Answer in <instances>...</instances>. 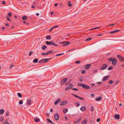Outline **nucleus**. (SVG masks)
Returning a JSON list of instances; mask_svg holds the SVG:
<instances>
[{"instance_id": "57", "label": "nucleus", "mask_w": 124, "mask_h": 124, "mask_svg": "<svg viewBox=\"0 0 124 124\" xmlns=\"http://www.w3.org/2000/svg\"><path fill=\"white\" fill-rule=\"evenodd\" d=\"M115 24H115V23L114 24H111L109 25V26H113Z\"/></svg>"}, {"instance_id": "18", "label": "nucleus", "mask_w": 124, "mask_h": 124, "mask_svg": "<svg viewBox=\"0 0 124 124\" xmlns=\"http://www.w3.org/2000/svg\"><path fill=\"white\" fill-rule=\"evenodd\" d=\"M120 31V30H116L113 31L111 32L110 33H114L116 32H118Z\"/></svg>"}, {"instance_id": "25", "label": "nucleus", "mask_w": 124, "mask_h": 124, "mask_svg": "<svg viewBox=\"0 0 124 124\" xmlns=\"http://www.w3.org/2000/svg\"><path fill=\"white\" fill-rule=\"evenodd\" d=\"M22 19L23 20H25L27 19V17L25 16H24L22 17Z\"/></svg>"}, {"instance_id": "32", "label": "nucleus", "mask_w": 124, "mask_h": 124, "mask_svg": "<svg viewBox=\"0 0 124 124\" xmlns=\"http://www.w3.org/2000/svg\"><path fill=\"white\" fill-rule=\"evenodd\" d=\"M23 103V101L22 100H21L19 102V104H20V105H21Z\"/></svg>"}, {"instance_id": "35", "label": "nucleus", "mask_w": 124, "mask_h": 124, "mask_svg": "<svg viewBox=\"0 0 124 124\" xmlns=\"http://www.w3.org/2000/svg\"><path fill=\"white\" fill-rule=\"evenodd\" d=\"M11 15H12V14H11V12H9L8 14V16H9V17L11 16Z\"/></svg>"}, {"instance_id": "40", "label": "nucleus", "mask_w": 124, "mask_h": 124, "mask_svg": "<svg viewBox=\"0 0 124 124\" xmlns=\"http://www.w3.org/2000/svg\"><path fill=\"white\" fill-rule=\"evenodd\" d=\"M113 81L112 80H111L110 81L108 82V83L109 84H111L113 83Z\"/></svg>"}, {"instance_id": "17", "label": "nucleus", "mask_w": 124, "mask_h": 124, "mask_svg": "<svg viewBox=\"0 0 124 124\" xmlns=\"http://www.w3.org/2000/svg\"><path fill=\"white\" fill-rule=\"evenodd\" d=\"M4 111L3 109H1L0 110V114H3L4 113Z\"/></svg>"}, {"instance_id": "23", "label": "nucleus", "mask_w": 124, "mask_h": 124, "mask_svg": "<svg viewBox=\"0 0 124 124\" xmlns=\"http://www.w3.org/2000/svg\"><path fill=\"white\" fill-rule=\"evenodd\" d=\"M47 121L48 122H49V123L51 124H53V122L50 120V119L49 118H48L47 119Z\"/></svg>"}, {"instance_id": "51", "label": "nucleus", "mask_w": 124, "mask_h": 124, "mask_svg": "<svg viewBox=\"0 0 124 124\" xmlns=\"http://www.w3.org/2000/svg\"><path fill=\"white\" fill-rule=\"evenodd\" d=\"M53 27L52 28H51L49 30V32H51L52 31L53 29Z\"/></svg>"}, {"instance_id": "4", "label": "nucleus", "mask_w": 124, "mask_h": 124, "mask_svg": "<svg viewBox=\"0 0 124 124\" xmlns=\"http://www.w3.org/2000/svg\"><path fill=\"white\" fill-rule=\"evenodd\" d=\"M108 67V65L106 64H104L101 67L100 69L101 70H103L106 69Z\"/></svg>"}, {"instance_id": "60", "label": "nucleus", "mask_w": 124, "mask_h": 124, "mask_svg": "<svg viewBox=\"0 0 124 124\" xmlns=\"http://www.w3.org/2000/svg\"><path fill=\"white\" fill-rule=\"evenodd\" d=\"M13 66V65H11L9 67V68L11 69Z\"/></svg>"}, {"instance_id": "20", "label": "nucleus", "mask_w": 124, "mask_h": 124, "mask_svg": "<svg viewBox=\"0 0 124 124\" xmlns=\"http://www.w3.org/2000/svg\"><path fill=\"white\" fill-rule=\"evenodd\" d=\"M114 58L113 57H111L110 58H109L108 59V60L109 61H112L114 59Z\"/></svg>"}, {"instance_id": "54", "label": "nucleus", "mask_w": 124, "mask_h": 124, "mask_svg": "<svg viewBox=\"0 0 124 124\" xmlns=\"http://www.w3.org/2000/svg\"><path fill=\"white\" fill-rule=\"evenodd\" d=\"M100 120L99 118H98L97 120V122H99L100 121Z\"/></svg>"}, {"instance_id": "38", "label": "nucleus", "mask_w": 124, "mask_h": 124, "mask_svg": "<svg viewBox=\"0 0 124 124\" xmlns=\"http://www.w3.org/2000/svg\"><path fill=\"white\" fill-rule=\"evenodd\" d=\"M72 95L73 96H74L75 97H76L77 98H79V96H77V95H75V94H72Z\"/></svg>"}, {"instance_id": "55", "label": "nucleus", "mask_w": 124, "mask_h": 124, "mask_svg": "<svg viewBox=\"0 0 124 124\" xmlns=\"http://www.w3.org/2000/svg\"><path fill=\"white\" fill-rule=\"evenodd\" d=\"M97 70H93V73H95V72H97Z\"/></svg>"}, {"instance_id": "31", "label": "nucleus", "mask_w": 124, "mask_h": 124, "mask_svg": "<svg viewBox=\"0 0 124 124\" xmlns=\"http://www.w3.org/2000/svg\"><path fill=\"white\" fill-rule=\"evenodd\" d=\"M17 95L19 97H22V95L20 93H18Z\"/></svg>"}, {"instance_id": "61", "label": "nucleus", "mask_w": 124, "mask_h": 124, "mask_svg": "<svg viewBox=\"0 0 124 124\" xmlns=\"http://www.w3.org/2000/svg\"><path fill=\"white\" fill-rule=\"evenodd\" d=\"M81 119V117H80L79 118L78 120L79 121H80Z\"/></svg>"}, {"instance_id": "48", "label": "nucleus", "mask_w": 124, "mask_h": 124, "mask_svg": "<svg viewBox=\"0 0 124 124\" xmlns=\"http://www.w3.org/2000/svg\"><path fill=\"white\" fill-rule=\"evenodd\" d=\"M46 43L48 45H50L49 42L48 41H46Z\"/></svg>"}, {"instance_id": "36", "label": "nucleus", "mask_w": 124, "mask_h": 124, "mask_svg": "<svg viewBox=\"0 0 124 124\" xmlns=\"http://www.w3.org/2000/svg\"><path fill=\"white\" fill-rule=\"evenodd\" d=\"M100 28V27H95V28H93L91 29L90 30H93V29H97L98 28Z\"/></svg>"}, {"instance_id": "29", "label": "nucleus", "mask_w": 124, "mask_h": 124, "mask_svg": "<svg viewBox=\"0 0 124 124\" xmlns=\"http://www.w3.org/2000/svg\"><path fill=\"white\" fill-rule=\"evenodd\" d=\"M4 119V117L2 116H1L0 117V121L1 122H2Z\"/></svg>"}, {"instance_id": "43", "label": "nucleus", "mask_w": 124, "mask_h": 124, "mask_svg": "<svg viewBox=\"0 0 124 124\" xmlns=\"http://www.w3.org/2000/svg\"><path fill=\"white\" fill-rule=\"evenodd\" d=\"M72 89L73 90L75 91H78V89L76 88H73Z\"/></svg>"}, {"instance_id": "6", "label": "nucleus", "mask_w": 124, "mask_h": 124, "mask_svg": "<svg viewBox=\"0 0 124 124\" xmlns=\"http://www.w3.org/2000/svg\"><path fill=\"white\" fill-rule=\"evenodd\" d=\"M67 78H65L63 79L61 82V83L62 85L64 84L66 82L67 80Z\"/></svg>"}, {"instance_id": "10", "label": "nucleus", "mask_w": 124, "mask_h": 124, "mask_svg": "<svg viewBox=\"0 0 124 124\" xmlns=\"http://www.w3.org/2000/svg\"><path fill=\"white\" fill-rule=\"evenodd\" d=\"M55 119L56 121L58 120L59 119L58 114V113H56L55 115L54 116Z\"/></svg>"}, {"instance_id": "53", "label": "nucleus", "mask_w": 124, "mask_h": 124, "mask_svg": "<svg viewBox=\"0 0 124 124\" xmlns=\"http://www.w3.org/2000/svg\"><path fill=\"white\" fill-rule=\"evenodd\" d=\"M79 98H78L80 100H84V98H81L79 96Z\"/></svg>"}, {"instance_id": "42", "label": "nucleus", "mask_w": 124, "mask_h": 124, "mask_svg": "<svg viewBox=\"0 0 124 124\" xmlns=\"http://www.w3.org/2000/svg\"><path fill=\"white\" fill-rule=\"evenodd\" d=\"M85 71L84 70H82L81 71V73L82 74H84V73H85Z\"/></svg>"}, {"instance_id": "21", "label": "nucleus", "mask_w": 124, "mask_h": 124, "mask_svg": "<svg viewBox=\"0 0 124 124\" xmlns=\"http://www.w3.org/2000/svg\"><path fill=\"white\" fill-rule=\"evenodd\" d=\"M46 39L47 40H50L51 39V37L50 36H49L46 37Z\"/></svg>"}, {"instance_id": "15", "label": "nucleus", "mask_w": 124, "mask_h": 124, "mask_svg": "<svg viewBox=\"0 0 124 124\" xmlns=\"http://www.w3.org/2000/svg\"><path fill=\"white\" fill-rule=\"evenodd\" d=\"M114 117L116 119H119L120 118L118 114L115 115L114 116Z\"/></svg>"}, {"instance_id": "3", "label": "nucleus", "mask_w": 124, "mask_h": 124, "mask_svg": "<svg viewBox=\"0 0 124 124\" xmlns=\"http://www.w3.org/2000/svg\"><path fill=\"white\" fill-rule=\"evenodd\" d=\"M117 58L121 62L124 61V58L122 56L118 55L117 56Z\"/></svg>"}, {"instance_id": "5", "label": "nucleus", "mask_w": 124, "mask_h": 124, "mask_svg": "<svg viewBox=\"0 0 124 124\" xmlns=\"http://www.w3.org/2000/svg\"><path fill=\"white\" fill-rule=\"evenodd\" d=\"M73 86V85H70L66 87L65 89V91H67L71 88Z\"/></svg>"}, {"instance_id": "14", "label": "nucleus", "mask_w": 124, "mask_h": 124, "mask_svg": "<svg viewBox=\"0 0 124 124\" xmlns=\"http://www.w3.org/2000/svg\"><path fill=\"white\" fill-rule=\"evenodd\" d=\"M91 66L90 64L86 65L85 66V68L86 69H89Z\"/></svg>"}, {"instance_id": "13", "label": "nucleus", "mask_w": 124, "mask_h": 124, "mask_svg": "<svg viewBox=\"0 0 124 124\" xmlns=\"http://www.w3.org/2000/svg\"><path fill=\"white\" fill-rule=\"evenodd\" d=\"M109 77V76H108L104 77L102 79L103 81H105L107 80Z\"/></svg>"}, {"instance_id": "28", "label": "nucleus", "mask_w": 124, "mask_h": 124, "mask_svg": "<svg viewBox=\"0 0 124 124\" xmlns=\"http://www.w3.org/2000/svg\"><path fill=\"white\" fill-rule=\"evenodd\" d=\"M38 61V59L37 58H36L33 60V62L34 63H36Z\"/></svg>"}, {"instance_id": "24", "label": "nucleus", "mask_w": 124, "mask_h": 124, "mask_svg": "<svg viewBox=\"0 0 124 124\" xmlns=\"http://www.w3.org/2000/svg\"><path fill=\"white\" fill-rule=\"evenodd\" d=\"M35 121L36 122H39L40 121V119L39 118L38 119H34Z\"/></svg>"}, {"instance_id": "64", "label": "nucleus", "mask_w": 124, "mask_h": 124, "mask_svg": "<svg viewBox=\"0 0 124 124\" xmlns=\"http://www.w3.org/2000/svg\"><path fill=\"white\" fill-rule=\"evenodd\" d=\"M121 66L122 67H124V64H123Z\"/></svg>"}, {"instance_id": "59", "label": "nucleus", "mask_w": 124, "mask_h": 124, "mask_svg": "<svg viewBox=\"0 0 124 124\" xmlns=\"http://www.w3.org/2000/svg\"><path fill=\"white\" fill-rule=\"evenodd\" d=\"M52 52V51H50L48 52L47 53H48L49 54H50Z\"/></svg>"}, {"instance_id": "44", "label": "nucleus", "mask_w": 124, "mask_h": 124, "mask_svg": "<svg viewBox=\"0 0 124 124\" xmlns=\"http://www.w3.org/2000/svg\"><path fill=\"white\" fill-rule=\"evenodd\" d=\"M76 104L78 106H79L80 104L79 102H77Z\"/></svg>"}, {"instance_id": "30", "label": "nucleus", "mask_w": 124, "mask_h": 124, "mask_svg": "<svg viewBox=\"0 0 124 124\" xmlns=\"http://www.w3.org/2000/svg\"><path fill=\"white\" fill-rule=\"evenodd\" d=\"M87 121L86 120H85L82 123V124H86Z\"/></svg>"}, {"instance_id": "49", "label": "nucleus", "mask_w": 124, "mask_h": 124, "mask_svg": "<svg viewBox=\"0 0 124 124\" xmlns=\"http://www.w3.org/2000/svg\"><path fill=\"white\" fill-rule=\"evenodd\" d=\"M59 26L56 25V26H54L53 27H53V28H56L58 27Z\"/></svg>"}, {"instance_id": "9", "label": "nucleus", "mask_w": 124, "mask_h": 124, "mask_svg": "<svg viewBox=\"0 0 124 124\" xmlns=\"http://www.w3.org/2000/svg\"><path fill=\"white\" fill-rule=\"evenodd\" d=\"M68 103V101L67 100H65L61 102L60 105L61 106H62L64 105H65Z\"/></svg>"}, {"instance_id": "47", "label": "nucleus", "mask_w": 124, "mask_h": 124, "mask_svg": "<svg viewBox=\"0 0 124 124\" xmlns=\"http://www.w3.org/2000/svg\"><path fill=\"white\" fill-rule=\"evenodd\" d=\"M81 62L80 61H76V62H75L76 64H79Z\"/></svg>"}, {"instance_id": "52", "label": "nucleus", "mask_w": 124, "mask_h": 124, "mask_svg": "<svg viewBox=\"0 0 124 124\" xmlns=\"http://www.w3.org/2000/svg\"><path fill=\"white\" fill-rule=\"evenodd\" d=\"M91 96L92 97H94V94H91Z\"/></svg>"}, {"instance_id": "26", "label": "nucleus", "mask_w": 124, "mask_h": 124, "mask_svg": "<svg viewBox=\"0 0 124 124\" xmlns=\"http://www.w3.org/2000/svg\"><path fill=\"white\" fill-rule=\"evenodd\" d=\"M42 48L43 50H44L46 48H47V46L45 45H44L42 46Z\"/></svg>"}, {"instance_id": "50", "label": "nucleus", "mask_w": 124, "mask_h": 124, "mask_svg": "<svg viewBox=\"0 0 124 124\" xmlns=\"http://www.w3.org/2000/svg\"><path fill=\"white\" fill-rule=\"evenodd\" d=\"M33 53V52L32 51H30V52H29V55L30 56L31 55V54H32V53Z\"/></svg>"}, {"instance_id": "63", "label": "nucleus", "mask_w": 124, "mask_h": 124, "mask_svg": "<svg viewBox=\"0 0 124 124\" xmlns=\"http://www.w3.org/2000/svg\"><path fill=\"white\" fill-rule=\"evenodd\" d=\"M2 3L3 5H4L5 4V2L4 1H3L2 2Z\"/></svg>"}, {"instance_id": "19", "label": "nucleus", "mask_w": 124, "mask_h": 124, "mask_svg": "<svg viewBox=\"0 0 124 124\" xmlns=\"http://www.w3.org/2000/svg\"><path fill=\"white\" fill-rule=\"evenodd\" d=\"M68 111V109L67 108H65L63 110V112L64 113H66Z\"/></svg>"}, {"instance_id": "1", "label": "nucleus", "mask_w": 124, "mask_h": 124, "mask_svg": "<svg viewBox=\"0 0 124 124\" xmlns=\"http://www.w3.org/2000/svg\"><path fill=\"white\" fill-rule=\"evenodd\" d=\"M78 85L80 86H82L83 88L86 89H89L90 88L89 86L84 84H78Z\"/></svg>"}, {"instance_id": "39", "label": "nucleus", "mask_w": 124, "mask_h": 124, "mask_svg": "<svg viewBox=\"0 0 124 124\" xmlns=\"http://www.w3.org/2000/svg\"><path fill=\"white\" fill-rule=\"evenodd\" d=\"M7 20L8 21H10V18H9V17H8V16H7Z\"/></svg>"}, {"instance_id": "58", "label": "nucleus", "mask_w": 124, "mask_h": 124, "mask_svg": "<svg viewBox=\"0 0 124 124\" xmlns=\"http://www.w3.org/2000/svg\"><path fill=\"white\" fill-rule=\"evenodd\" d=\"M7 121V120L6 121H4L2 124H6V122Z\"/></svg>"}, {"instance_id": "12", "label": "nucleus", "mask_w": 124, "mask_h": 124, "mask_svg": "<svg viewBox=\"0 0 124 124\" xmlns=\"http://www.w3.org/2000/svg\"><path fill=\"white\" fill-rule=\"evenodd\" d=\"M31 100L30 99H28L27 100V104L29 105L31 104Z\"/></svg>"}, {"instance_id": "33", "label": "nucleus", "mask_w": 124, "mask_h": 124, "mask_svg": "<svg viewBox=\"0 0 124 124\" xmlns=\"http://www.w3.org/2000/svg\"><path fill=\"white\" fill-rule=\"evenodd\" d=\"M92 39V38H88L87 39L85 40L86 41H87L91 40Z\"/></svg>"}, {"instance_id": "7", "label": "nucleus", "mask_w": 124, "mask_h": 124, "mask_svg": "<svg viewBox=\"0 0 124 124\" xmlns=\"http://www.w3.org/2000/svg\"><path fill=\"white\" fill-rule=\"evenodd\" d=\"M70 44V42L68 41H63V46H66L69 45Z\"/></svg>"}, {"instance_id": "46", "label": "nucleus", "mask_w": 124, "mask_h": 124, "mask_svg": "<svg viewBox=\"0 0 124 124\" xmlns=\"http://www.w3.org/2000/svg\"><path fill=\"white\" fill-rule=\"evenodd\" d=\"M91 111H93L94 110V108L93 106H92L91 108Z\"/></svg>"}, {"instance_id": "56", "label": "nucleus", "mask_w": 124, "mask_h": 124, "mask_svg": "<svg viewBox=\"0 0 124 124\" xmlns=\"http://www.w3.org/2000/svg\"><path fill=\"white\" fill-rule=\"evenodd\" d=\"M68 5L69 7H71L72 6V4L70 3L68 4Z\"/></svg>"}, {"instance_id": "37", "label": "nucleus", "mask_w": 124, "mask_h": 124, "mask_svg": "<svg viewBox=\"0 0 124 124\" xmlns=\"http://www.w3.org/2000/svg\"><path fill=\"white\" fill-rule=\"evenodd\" d=\"M6 115L7 116H8L9 115V113L8 111H7L6 113Z\"/></svg>"}, {"instance_id": "27", "label": "nucleus", "mask_w": 124, "mask_h": 124, "mask_svg": "<svg viewBox=\"0 0 124 124\" xmlns=\"http://www.w3.org/2000/svg\"><path fill=\"white\" fill-rule=\"evenodd\" d=\"M48 53H43L42 54H41L42 55L44 56L48 54Z\"/></svg>"}, {"instance_id": "34", "label": "nucleus", "mask_w": 124, "mask_h": 124, "mask_svg": "<svg viewBox=\"0 0 124 124\" xmlns=\"http://www.w3.org/2000/svg\"><path fill=\"white\" fill-rule=\"evenodd\" d=\"M52 45L55 46H57V45L55 43L52 42Z\"/></svg>"}, {"instance_id": "62", "label": "nucleus", "mask_w": 124, "mask_h": 124, "mask_svg": "<svg viewBox=\"0 0 124 124\" xmlns=\"http://www.w3.org/2000/svg\"><path fill=\"white\" fill-rule=\"evenodd\" d=\"M5 25L6 26H8L9 25V24H8L7 23H6Z\"/></svg>"}, {"instance_id": "41", "label": "nucleus", "mask_w": 124, "mask_h": 124, "mask_svg": "<svg viewBox=\"0 0 124 124\" xmlns=\"http://www.w3.org/2000/svg\"><path fill=\"white\" fill-rule=\"evenodd\" d=\"M112 67H110L108 68V70H110L112 69Z\"/></svg>"}, {"instance_id": "11", "label": "nucleus", "mask_w": 124, "mask_h": 124, "mask_svg": "<svg viewBox=\"0 0 124 124\" xmlns=\"http://www.w3.org/2000/svg\"><path fill=\"white\" fill-rule=\"evenodd\" d=\"M61 99L60 98L57 99L55 102L54 104L55 105H56L59 102L61 101Z\"/></svg>"}, {"instance_id": "16", "label": "nucleus", "mask_w": 124, "mask_h": 124, "mask_svg": "<svg viewBox=\"0 0 124 124\" xmlns=\"http://www.w3.org/2000/svg\"><path fill=\"white\" fill-rule=\"evenodd\" d=\"M86 109V108L85 107H82L80 108V109L82 111H84Z\"/></svg>"}, {"instance_id": "45", "label": "nucleus", "mask_w": 124, "mask_h": 124, "mask_svg": "<svg viewBox=\"0 0 124 124\" xmlns=\"http://www.w3.org/2000/svg\"><path fill=\"white\" fill-rule=\"evenodd\" d=\"M119 80H117L116 81V82H115V84H118V83H119Z\"/></svg>"}, {"instance_id": "8", "label": "nucleus", "mask_w": 124, "mask_h": 124, "mask_svg": "<svg viewBox=\"0 0 124 124\" xmlns=\"http://www.w3.org/2000/svg\"><path fill=\"white\" fill-rule=\"evenodd\" d=\"M117 62V60L116 59L114 58L112 61V64L114 65H116V64Z\"/></svg>"}, {"instance_id": "22", "label": "nucleus", "mask_w": 124, "mask_h": 124, "mask_svg": "<svg viewBox=\"0 0 124 124\" xmlns=\"http://www.w3.org/2000/svg\"><path fill=\"white\" fill-rule=\"evenodd\" d=\"M101 98L100 97H98V98H96L95 99V100L96 101H100L101 100Z\"/></svg>"}, {"instance_id": "2", "label": "nucleus", "mask_w": 124, "mask_h": 124, "mask_svg": "<svg viewBox=\"0 0 124 124\" xmlns=\"http://www.w3.org/2000/svg\"><path fill=\"white\" fill-rule=\"evenodd\" d=\"M49 59V58H43L39 61L38 62L41 63H46L48 62Z\"/></svg>"}]
</instances>
